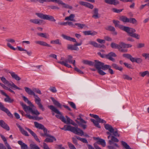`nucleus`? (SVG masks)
<instances>
[{
	"label": "nucleus",
	"mask_w": 149,
	"mask_h": 149,
	"mask_svg": "<svg viewBox=\"0 0 149 149\" xmlns=\"http://www.w3.org/2000/svg\"><path fill=\"white\" fill-rule=\"evenodd\" d=\"M49 90L53 93H56L57 90L56 88L54 87H51L49 89Z\"/></svg>",
	"instance_id": "obj_55"
},
{
	"label": "nucleus",
	"mask_w": 149,
	"mask_h": 149,
	"mask_svg": "<svg viewBox=\"0 0 149 149\" xmlns=\"http://www.w3.org/2000/svg\"><path fill=\"white\" fill-rule=\"evenodd\" d=\"M46 136L47 137L45 139V141L47 142H53L56 141V139L54 136L50 135L47 134H45Z\"/></svg>",
	"instance_id": "obj_11"
},
{
	"label": "nucleus",
	"mask_w": 149,
	"mask_h": 149,
	"mask_svg": "<svg viewBox=\"0 0 149 149\" xmlns=\"http://www.w3.org/2000/svg\"><path fill=\"white\" fill-rule=\"evenodd\" d=\"M72 57L71 55H69L68 56L67 59L63 61L64 59L63 58H61V61L58 62V63L62 65L69 68H72V67L71 65L68 64V63H71L73 64L74 66L75 65V61L74 60H72Z\"/></svg>",
	"instance_id": "obj_4"
},
{
	"label": "nucleus",
	"mask_w": 149,
	"mask_h": 149,
	"mask_svg": "<svg viewBox=\"0 0 149 149\" xmlns=\"http://www.w3.org/2000/svg\"><path fill=\"white\" fill-rule=\"evenodd\" d=\"M75 66H76V65ZM74 69L75 71H77V72H78V73H79L80 74H83V72L82 71H81V70H80L78 68H77V67H76V66H74Z\"/></svg>",
	"instance_id": "obj_61"
},
{
	"label": "nucleus",
	"mask_w": 149,
	"mask_h": 149,
	"mask_svg": "<svg viewBox=\"0 0 149 149\" xmlns=\"http://www.w3.org/2000/svg\"><path fill=\"white\" fill-rule=\"evenodd\" d=\"M68 102L72 108L75 109H76V106L74 103L71 102Z\"/></svg>",
	"instance_id": "obj_59"
},
{
	"label": "nucleus",
	"mask_w": 149,
	"mask_h": 149,
	"mask_svg": "<svg viewBox=\"0 0 149 149\" xmlns=\"http://www.w3.org/2000/svg\"><path fill=\"white\" fill-rule=\"evenodd\" d=\"M29 21L30 22L34 24H38V19H32L30 20Z\"/></svg>",
	"instance_id": "obj_50"
},
{
	"label": "nucleus",
	"mask_w": 149,
	"mask_h": 149,
	"mask_svg": "<svg viewBox=\"0 0 149 149\" xmlns=\"http://www.w3.org/2000/svg\"><path fill=\"white\" fill-rule=\"evenodd\" d=\"M35 42L37 44H39L40 45L44 46H47L49 47H51V46L50 45L47 44L46 42L44 41H36Z\"/></svg>",
	"instance_id": "obj_18"
},
{
	"label": "nucleus",
	"mask_w": 149,
	"mask_h": 149,
	"mask_svg": "<svg viewBox=\"0 0 149 149\" xmlns=\"http://www.w3.org/2000/svg\"><path fill=\"white\" fill-rule=\"evenodd\" d=\"M142 61V59L140 58H136L135 62L137 63H141Z\"/></svg>",
	"instance_id": "obj_63"
},
{
	"label": "nucleus",
	"mask_w": 149,
	"mask_h": 149,
	"mask_svg": "<svg viewBox=\"0 0 149 149\" xmlns=\"http://www.w3.org/2000/svg\"><path fill=\"white\" fill-rule=\"evenodd\" d=\"M25 91L29 95H32L35 99L34 100L35 103L38 105V107L42 111L45 110L44 108L41 103V100L38 96L36 95L35 92L39 94H41L42 93L40 90L38 88H33V90H32L29 88L25 87L24 88Z\"/></svg>",
	"instance_id": "obj_1"
},
{
	"label": "nucleus",
	"mask_w": 149,
	"mask_h": 149,
	"mask_svg": "<svg viewBox=\"0 0 149 149\" xmlns=\"http://www.w3.org/2000/svg\"><path fill=\"white\" fill-rule=\"evenodd\" d=\"M124 64L127 68L129 69H132V65L131 64L126 63H124Z\"/></svg>",
	"instance_id": "obj_60"
},
{
	"label": "nucleus",
	"mask_w": 149,
	"mask_h": 149,
	"mask_svg": "<svg viewBox=\"0 0 149 149\" xmlns=\"http://www.w3.org/2000/svg\"><path fill=\"white\" fill-rule=\"evenodd\" d=\"M109 149H116V148H119V147L118 144L116 143L113 144V146H107Z\"/></svg>",
	"instance_id": "obj_42"
},
{
	"label": "nucleus",
	"mask_w": 149,
	"mask_h": 149,
	"mask_svg": "<svg viewBox=\"0 0 149 149\" xmlns=\"http://www.w3.org/2000/svg\"><path fill=\"white\" fill-rule=\"evenodd\" d=\"M88 44L91 45L95 47H100V45L94 41H88Z\"/></svg>",
	"instance_id": "obj_35"
},
{
	"label": "nucleus",
	"mask_w": 149,
	"mask_h": 149,
	"mask_svg": "<svg viewBox=\"0 0 149 149\" xmlns=\"http://www.w3.org/2000/svg\"><path fill=\"white\" fill-rule=\"evenodd\" d=\"M65 131H70L75 134L82 136L84 135L83 131L77 127H75L70 125H65L64 126Z\"/></svg>",
	"instance_id": "obj_5"
},
{
	"label": "nucleus",
	"mask_w": 149,
	"mask_h": 149,
	"mask_svg": "<svg viewBox=\"0 0 149 149\" xmlns=\"http://www.w3.org/2000/svg\"><path fill=\"white\" fill-rule=\"evenodd\" d=\"M62 5L63 7L66 8H69L70 9H72V7L71 6L69 5L68 4H66L63 3Z\"/></svg>",
	"instance_id": "obj_52"
},
{
	"label": "nucleus",
	"mask_w": 149,
	"mask_h": 149,
	"mask_svg": "<svg viewBox=\"0 0 149 149\" xmlns=\"http://www.w3.org/2000/svg\"><path fill=\"white\" fill-rule=\"evenodd\" d=\"M56 148L57 149H65L64 147L62 145H58L56 146Z\"/></svg>",
	"instance_id": "obj_64"
},
{
	"label": "nucleus",
	"mask_w": 149,
	"mask_h": 149,
	"mask_svg": "<svg viewBox=\"0 0 149 149\" xmlns=\"http://www.w3.org/2000/svg\"><path fill=\"white\" fill-rule=\"evenodd\" d=\"M66 118L67 119V120H66V122L65 123H66L67 124H70L72 121V120L67 116H66Z\"/></svg>",
	"instance_id": "obj_58"
},
{
	"label": "nucleus",
	"mask_w": 149,
	"mask_h": 149,
	"mask_svg": "<svg viewBox=\"0 0 149 149\" xmlns=\"http://www.w3.org/2000/svg\"><path fill=\"white\" fill-rule=\"evenodd\" d=\"M122 30L127 32L129 35L134 38H135L137 39L140 38V36L134 33L136 32L135 29L130 28L128 27L124 26Z\"/></svg>",
	"instance_id": "obj_7"
},
{
	"label": "nucleus",
	"mask_w": 149,
	"mask_h": 149,
	"mask_svg": "<svg viewBox=\"0 0 149 149\" xmlns=\"http://www.w3.org/2000/svg\"><path fill=\"white\" fill-rule=\"evenodd\" d=\"M91 120L93 123L94 125L96 127L99 128H100V126L98 123L99 122L97 120H96L93 119H91Z\"/></svg>",
	"instance_id": "obj_39"
},
{
	"label": "nucleus",
	"mask_w": 149,
	"mask_h": 149,
	"mask_svg": "<svg viewBox=\"0 0 149 149\" xmlns=\"http://www.w3.org/2000/svg\"><path fill=\"white\" fill-rule=\"evenodd\" d=\"M113 133V134L116 136H119V134L118 132V130L116 129H113V132H111Z\"/></svg>",
	"instance_id": "obj_48"
},
{
	"label": "nucleus",
	"mask_w": 149,
	"mask_h": 149,
	"mask_svg": "<svg viewBox=\"0 0 149 149\" xmlns=\"http://www.w3.org/2000/svg\"><path fill=\"white\" fill-rule=\"evenodd\" d=\"M28 118L30 119H33L34 120H39L38 118L36 116H31L29 114H26L25 115Z\"/></svg>",
	"instance_id": "obj_44"
},
{
	"label": "nucleus",
	"mask_w": 149,
	"mask_h": 149,
	"mask_svg": "<svg viewBox=\"0 0 149 149\" xmlns=\"http://www.w3.org/2000/svg\"><path fill=\"white\" fill-rule=\"evenodd\" d=\"M90 115L91 117L95 118L96 120H97L100 123H106V121L105 120L101 119L96 115L90 114Z\"/></svg>",
	"instance_id": "obj_16"
},
{
	"label": "nucleus",
	"mask_w": 149,
	"mask_h": 149,
	"mask_svg": "<svg viewBox=\"0 0 149 149\" xmlns=\"http://www.w3.org/2000/svg\"><path fill=\"white\" fill-rule=\"evenodd\" d=\"M139 74L141 76L143 77H144L146 74H147L149 76V72L148 71H146L143 72H140Z\"/></svg>",
	"instance_id": "obj_45"
},
{
	"label": "nucleus",
	"mask_w": 149,
	"mask_h": 149,
	"mask_svg": "<svg viewBox=\"0 0 149 149\" xmlns=\"http://www.w3.org/2000/svg\"><path fill=\"white\" fill-rule=\"evenodd\" d=\"M51 2H55L59 4L62 5L63 3L61 0H51Z\"/></svg>",
	"instance_id": "obj_47"
},
{
	"label": "nucleus",
	"mask_w": 149,
	"mask_h": 149,
	"mask_svg": "<svg viewBox=\"0 0 149 149\" xmlns=\"http://www.w3.org/2000/svg\"><path fill=\"white\" fill-rule=\"evenodd\" d=\"M37 35L42 37L44 38H47L49 37V35L46 33H37Z\"/></svg>",
	"instance_id": "obj_32"
},
{
	"label": "nucleus",
	"mask_w": 149,
	"mask_h": 149,
	"mask_svg": "<svg viewBox=\"0 0 149 149\" xmlns=\"http://www.w3.org/2000/svg\"><path fill=\"white\" fill-rule=\"evenodd\" d=\"M123 78L125 79H127L128 80H131L132 79V78L128 75L126 74L123 75Z\"/></svg>",
	"instance_id": "obj_51"
},
{
	"label": "nucleus",
	"mask_w": 149,
	"mask_h": 149,
	"mask_svg": "<svg viewBox=\"0 0 149 149\" xmlns=\"http://www.w3.org/2000/svg\"><path fill=\"white\" fill-rule=\"evenodd\" d=\"M36 15L39 18L44 19L47 20L54 22L56 21V20L54 19V17L51 15L38 13H36Z\"/></svg>",
	"instance_id": "obj_9"
},
{
	"label": "nucleus",
	"mask_w": 149,
	"mask_h": 149,
	"mask_svg": "<svg viewBox=\"0 0 149 149\" xmlns=\"http://www.w3.org/2000/svg\"><path fill=\"white\" fill-rule=\"evenodd\" d=\"M18 143L21 146V149H27V146L24 143H23L22 141H19Z\"/></svg>",
	"instance_id": "obj_30"
},
{
	"label": "nucleus",
	"mask_w": 149,
	"mask_h": 149,
	"mask_svg": "<svg viewBox=\"0 0 149 149\" xmlns=\"http://www.w3.org/2000/svg\"><path fill=\"white\" fill-rule=\"evenodd\" d=\"M84 5H85V7L91 9H93L94 7L93 5L87 2L86 3H84Z\"/></svg>",
	"instance_id": "obj_40"
},
{
	"label": "nucleus",
	"mask_w": 149,
	"mask_h": 149,
	"mask_svg": "<svg viewBox=\"0 0 149 149\" xmlns=\"http://www.w3.org/2000/svg\"><path fill=\"white\" fill-rule=\"evenodd\" d=\"M120 19L124 22H129V18L124 16H122L120 17Z\"/></svg>",
	"instance_id": "obj_37"
},
{
	"label": "nucleus",
	"mask_w": 149,
	"mask_h": 149,
	"mask_svg": "<svg viewBox=\"0 0 149 149\" xmlns=\"http://www.w3.org/2000/svg\"><path fill=\"white\" fill-rule=\"evenodd\" d=\"M93 17L95 19H97L99 17L100 15L98 13V10H93Z\"/></svg>",
	"instance_id": "obj_28"
},
{
	"label": "nucleus",
	"mask_w": 149,
	"mask_h": 149,
	"mask_svg": "<svg viewBox=\"0 0 149 149\" xmlns=\"http://www.w3.org/2000/svg\"><path fill=\"white\" fill-rule=\"evenodd\" d=\"M104 2L107 4L114 6L117 5L119 3V1L117 0H104Z\"/></svg>",
	"instance_id": "obj_14"
},
{
	"label": "nucleus",
	"mask_w": 149,
	"mask_h": 149,
	"mask_svg": "<svg viewBox=\"0 0 149 149\" xmlns=\"http://www.w3.org/2000/svg\"><path fill=\"white\" fill-rule=\"evenodd\" d=\"M104 127L107 130H108L110 133L113 132V128L111 125L106 124L104 125Z\"/></svg>",
	"instance_id": "obj_31"
},
{
	"label": "nucleus",
	"mask_w": 149,
	"mask_h": 149,
	"mask_svg": "<svg viewBox=\"0 0 149 149\" xmlns=\"http://www.w3.org/2000/svg\"><path fill=\"white\" fill-rule=\"evenodd\" d=\"M0 109L6 113L8 116L10 117H13L12 115L10 112V111L4 107L2 103L1 102H0Z\"/></svg>",
	"instance_id": "obj_12"
},
{
	"label": "nucleus",
	"mask_w": 149,
	"mask_h": 149,
	"mask_svg": "<svg viewBox=\"0 0 149 149\" xmlns=\"http://www.w3.org/2000/svg\"><path fill=\"white\" fill-rule=\"evenodd\" d=\"M0 136H1V138L2 139V140L4 141L5 144L6 143H8L7 141V140H6V138H5V137L3 135H2L1 134H0Z\"/></svg>",
	"instance_id": "obj_54"
},
{
	"label": "nucleus",
	"mask_w": 149,
	"mask_h": 149,
	"mask_svg": "<svg viewBox=\"0 0 149 149\" xmlns=\"http://www.w3.org/2000/svg\"><path fill=\"white\" fill-rule=\"evenodd\" d=\"M111 47L113 49H118L119 51L123 52H126L127 51V48L132 47V45L126 44L123 42H121L119 44L112 42L111 45Z\"/></svg>",
	"instance_id": "obj_3"
},
{
	"label": "nucleus",
	"mask_w": 149,
	"mask_h": 149,
	"mask_svg": "<svg viewBox=\"0 0 149 149\" xmlns=\"http://www.w3.org/2000/svg\"><path fill=\"white\" fill-rule=\"evenodd\" d=\"M113 22L114 24L116 27H118L122 30L124 26L120 24V22L118 20H113Z\"/></svg>",
	"instance_id": "obj_25"
},
{
	"label": "nucleus",
	"mask_w": 149,
	"mask_h": 149,
	"mask_svg": "<svg viewBox=\"0 0 149 149\" xmlns=\"http://www.w3.org/2000/svg\"><path fill=\"white\" fill-rule=\"evenodd\" d=\"M117 55L115 53L113 52H111L109 53L108 54L106 55V57L108 59L113 62L115 61V59L112 57H115Z\"/></svg>",
	"instance_id": "obj_15"
},
{
	"label": "nucleus",
	"mask_w": 149,
	"mask_h": 149,
	"mask_svg": "<svg viewBox=\"0 0 149 149\" xmlns=\"http://www.w3.org/2000/svg\"><path fill=\"white\" fill-rule=\"evenodd\" d=\"M77 119L79 120V121L77 120H76L75 121L79 124V125L80 127H82L84 129H86V128L87 126L86 125L84 124H86L87 123L86 121L84 120L81 117L77 118Z\"/></svg>",
	"instance_id": "obj_10"
},
{
	"label": "nucleus",
	"mask_w": 149,
	"mask_h": 149,
	"mask_svg": "<svg viewBox=\"0 0 149 149\" xmlns=\"http://www.w3.org/2000/svg\"><path fill=\"white\" fill-rule=\"evenodd\" d=\"M68 144L70 149H76L72 143H68Z\"/></svg>",
	"instance_id": "obj_62"
},
{
	"label": "nucleus",
	"mask_w": 149,
	"mask_h": 149,
	"mask_svg": "<svg viewBox=\"0 0 149 149\" xmlns=\"http://www.w3.org/2000/svg\"><path fill=\"white\" fill-rule=\"evenodd\" d=\"M67 48L68 49L71 50H78L79 49L78 47L76 46L74 44V45L70 44L68 45H67Z\"/></svg>",
	"instance_id": "obj_27"
},
{
	"label": "nucleus",
	"mask_w": 149,
	"mask_h": 149,
	"mask_svg": "<svg viewBox=\"0 0 149 149\" xmlns=\"http://www.w3.org/2000/svg\"><path fill=\"white\" fill-rule=\"evenodd\" d=\"M129 22L135 24H137V22L136 20L134 18H130L129 19Z\"/></svg>",
	"instance_id": "obj_43"
},
{
	"label": "nucleus",
	"mask_w": 149,
	"mask_h": 149,
	"mask_svg": "<svg viewBox=\"0 0 149 149\" xmlns=\"http://www.w3.org/2000/svg\"><path fill=\"white\" fill-rule=\"evenodd\" d=\"M118 142L119 141V140L116 137L113 136H111V140H109V143L110 144H111L112 143V142Z\"/></svg>",
	"instance_id": "obj_33"
},
{
	"label": "nucleus",
	"mask_w": 149,
	"mask_h": 149,
	"mask_svg": "<svg viewBox=\"0 0 149 149\" xmlns=\"http://www.w3.org/2000/svg\"><path fill=\"white\" fill-rule=\"evenodd\" d=\"M74 15L73 14H71L69 16L66 17L65 18V20L75 21L74 19Z\"/></svg>",
	"instance_id": "obj_36"
},
{
	"label": "nucleus",
	"mask_w": 149,
	"mask_h": 149,
	"mask_svg": "<svg viewBox=\"0 0 149 149\" xmlns=\"http://www.w3.org/2000/svg\"><path fill=\"white\" fill-rule=\"evenodd\" d=\"M34 123L36 127L40 129L43 130L44 132H45L46 131V128H45L43 125L39 123L36 122H35Z\"/></svg>",
	"instance_id": "obj_21"
},
{
	"label": "nucleus",
	"mask_w": 149,
	"mask_h": 149,
	"mask_svg": "<svg viewBox=\"0 0 149 149\" xmlns=\"http://www.w3.org/2000/svg\"><path fill=\"white\" fill-rule=\"evenodd\" d=\"M16 125L19 129L20 131L22 134L26 136H29L28 133L26 131L19 125L17 124Z\"/></svg>",
	"instance_id": "obj_20"
},
{
	"label": "nucleus",
	"mask_w": 149,
	"mask_h": 149,
	"mask_svg": "<svg viewBox=\"0 0 149 149\" xmlns=\"http://www.w3.org/2000/svg\"><path fill=\"white\" fill-rule=\"evenodd\" d=\"M61 36L64 39L71 41H72L74 42H76V40L74 38H71L69 36L64 34L62 35Z\"/></svg>",
	"instance_id": "obj_23"
},
{
	"label": "nucleus",
	"mask_w": 149,
	"mask_h": 149,
	"mask_svg": "<svg viewBox=\"0 0 149 149\" xmlns=\"http://www.w3.org/2000/svg\"><path fill=\"white\" fill-rule=\"evenodd\" d=\"M75 25L77 26L80 29H82L83 28L87 27V26L85 24L76 23H75Z\"/></svg>",
	"instance_id": "obj_41"
},
{
	"label": "nucleus",
	"mask_w": 149,
	"mask_h": 149,
	"mask_svg": "<svg viewBox=\"0 0 149 149\" xmlns=\"http://www.w3.org/2000/svg\"><path fill=\"white\" fill-rule=\"evenodd\" d=\"M2 82L5 84H6L8 83V81H7L6 79L4 77H3L0 78Z\"/></svg>",
	"instance_id": "obj_53"
},
{
	"label": "nucleus",
	"mask_w": 149,
	"mask_h": 149,
	"mask_svg": "<svg viewBox=\"0 0 149 149\" xmlns=\"http://www.w3.org/2000/svg\"><path fill=\"white\" fill-rule=\"evenodd\" d=\"M96 40L98 42L101 44L104 43L105 42V40H104L98 38Z\"/></svg>",
	"instance_id": "obj_57"
},
{
	"label": "nucleus",
	"mask_w": 149,
	"mask_h": 149,
	"mask_svg": "<svg viewBox=\"0 0 149 149\" xmlns=\"http://www.w3.org/2000/svg\"><path fill=\"white\" fill-rule=\"evenodd\" d=\"M82 62L85 64L88 65L90 66L93 65L94 64V63L93 62L87 60H83Z\"/></svg>",
	"instance_id": "obj_34"
},
{
	"label": "nucleus",
	"mask_w": 149,
	"mask_h": 149,
	"mask_svg": "<svg viewBox=\"0 0 149 149\" xmlns=\"http://www.w3.org/2000/svg\"><path fill=\"white\" fill-rule=\"evenodd\" d=\"M51 99L52 100L54 104L57 107L61 108L62 107L61 105L57 101L55 100L53 97H51Z\"/></svg>",
	"instance_id": "obj_24"
},
{
	"label": "nucleus",
	"mask_w": 149,
	"mask_h": 149,
	"mask_svg": "<svg viewBox=\"0 0 149 149\" xmlns=\"http://www.w3.org/2000/svg\"><path fill=\"white\" fill-rule=\"evenodd\" d=\"M0 125L2 127L6 130H9V127L2 120H1L0 121Z\"/></svg>",
	"instance_id": "obj_22"
},
{
	"label": "nucleus",
	"mask_w": 149,
	"mask_h": 149,
	"mask_svg": "<svg viewBox=\"0 0 149 149\" xmlns=\"http://www.w3.org/2000/svg\"><path fill=\"white\" fill-rule=\"evenodd\" d=\"M145 44L143 43H139L137 45V47L138 48H140L143 47H145Z\"/></svg>",
	"instance_id": "obj_56"
},
{
	"label": "nucleus",
	"mask_w": 149,
	"mask_h": 149,
	"mask_svg": "<svg viewBox=\"0 0 149 149\" xmlns=\"http://www.w3.org/2000/svg\"><path fill=\"white\" fill-rule=\"evenodd\" d=\"M95 63L94 66L97 70L98 72L100 75H104L106 74V73L101 70L103 63L99 61H98L95 60Z\"/></svg>",
	"instance_id": "obj_8"
},
{
	"label": "nucleus",
	"mask_w": 149,
	"mask_h": 149,
	"mask_svg": "<svg viewBox=\"0 0 149 149\" xmlns=\"http://www.w3.org/2000/svg\"><path fill=\"white\" fill-rule=\"evenodd\" d=\"M50 43L52 44H56L58 45H61V41L58 39H57L54 40H52L51 41Z\"/></svg>",
	"instance_id": "obj_38"
},
{
	"label": "nucleus",
	"mask_w": 149,
	"mask_h": 149,
	"mask_svg": "<svg viewBox=\"0 0 149 149\" xmlns=\"http://www.w3.org/2000/svg\"><path fill=\"white\" fill-rule=\"evenodd\" d=\"M26 130H27L34 137L36 140L39 142H40V141L38 138L37 136L36 135L31 129L27 128L26 127H25Z\"/></svg>",
	"instance_id": "obj_17"
},
{
	"label": "nucleus",
	"mask_w": 149,
	"mask_h": 149,
	"mask_svg": "<svg viewBox=\"0 0 149 149\" xmlns=\"http://www.w3.org/2000/svg\"><path fill=\"white\" fill-rule=\"evenodd\" d=\"M106 29L107 30L113 32V34L115 35L117 34V32L115 31V29L113 26H109L107 27Z\"/></svg>",
	"instance_id": "obj_26"
},
{
	"label": "nucleus",
	"mask_w": 149,
	"mask_h": 149,
	"mask_svg": "<svg viewBox=\"0 0 149 149\" xmlns=\"http://www.w3.org/2000/svg\"><path fill=\"white\" fill-rule=\"evenodd\" d=\"M22 97L25 102L30 105L29 106H27L23 102H20V104L22 106L23 109L27 113L30 112L32 115H35L36 116L39 115L40 113L36 109V107L28 100V99L24 96H22Z\"/></svg>",
	"instance_id": "obj_2"
},
{
	"label": "nucleus",
	"mask_w": 149,
	"mask_h": 149,
	"mask_svg": "<svg viewBox=\"0 0 149 149\" xmlns=\"http://www.w3.org/2000/svg\"><path fill=\"white\" fill-rule=\"evenodd\" d=\"M48 107L52 111L57 114L56 115V116L57 118H59L62 122L64 123L66 122L65 118L62 115V113L55 107L52 105H51L48 106Z\"/></svg>",
	"instance_id": "obj_6"
},
{
	"label": "nucleus",
	"mask_w": 149,
	"mask_h": 149,
	"mask_svg": "<svg viewBox=\"0 0 149 149\" xmlns=\"http://www.w3.org/2000/svg\"><path fill=\"white\" fill-rule=\"evenodd\" d=\"M97 139L98 140L96 143L97 144L98 143L99 144H101L103 147H104L105 146L106 143L104 140L98 138H97Z\"/></svg>",
	"instance_id": "obj_29"
},
{
	"label": "nucleus",
	"mask_w": 149,
	"mask_h": 149,
	"mask_svg": "<svg viewBox=\"0 0 149 149\" xmlns=\"http://www.w3.org/2000/svg\"><path fill=\"white\" fill-rule=\"evenodd\" d=\"M110 68H111V66L109 65H104L103 63V65L102 66V69L103 70H105L107 69H109Z\"/></svg>",
	"instance_id": "obj_49"
},
{
	"label": "nucleus",
	"mask_w": 149,
	"mask_h": 149,
	"mask_svg": "<svg viewBox=\"0 0 149 149\" xmlns=\"http://www.w3.org/2000/svg\"><path fill=\"white\" fill-rule=\"evenodd\" d=\"M0 93L5 96L6 97L4 99V101L6 102H8L9 103H12L14 101V100L13 99H12L4 92L2 90L0 91Z\"/></svg>",
	"instance_id": "obj_13"
},
{
	"label": "nucleus",
	"mask_w": 149,
	"mask_h": 149,
	"mask_svg": "<svg viewBox=\"0 0 149 149\" xmlns=\"http://www.w3.org/2000/svg\"><path fill=\"white\" fill-rule=\"evenodd\" d=\"M9 73L10 74L12 78L17 81H19L21 78L18 75L15 73V72H10Z\"/></svg>",
	"instance_id": "obj_19"
},
{
	"label": "nucleus",
	"mask_w": 149,
	"mask_h": 149,
	"mask_svg": "<svg viewBox=\"0 0 149 149\" xmlns=\"http://www.w3.org/2000/svg\"><path fill=\"white\" fill-rule=\"evenodd\" d=\"M31 149H40V148L35 144H31L30 145Z\"/></svg>",
	"instance_id": "obj_46"
}]
</instances>
